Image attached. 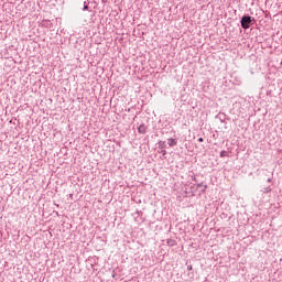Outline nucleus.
<instances>
[{"mask_svg": "<svg viewBox=\"0 0 282 282\" xmlns=\"http://www.w3.org/2000/svg\"><path fill=\"white\" fill-rule=\"evenodd\" d=\"M252 22H254V18L250 15H243L240 20V25L242 30H249V28L252 25Z\"/></svg>", "mask_w": 282, "mask_h": 282, "instance_id": "f257e3e1", "label": "nucleus"}, {"mask_svg": "<svg viewBox=\"0 0 282 282\" xmlns=\"http://www.w3.org/2000/svg\"><path fill=\"white\" fill-rule=\"evenodd\" d=\"M139 133H147V126L144 123H141L138 128Z\"/></svg>", "mask_w": 282, "mask_h": 282, "instance_id": "f03ea898", "label": "nucleus"}, {"mask_svg": "<svg viewBox=\"0 0 282 282\" xmlns=\"http://www.w3.org/2000/svg\"><path fill=\"white\" fill-rule=\"evenodd\" d=\"M169 147H177V140L170 138L167 139Z\"/></svg>", "mask_w": 282, "mask_h": 282, "instance_id": "7ed1b4c3", "label": "nucleus"}, {"mask_svg": "<svg viewBox=\"0 0 282 282\" xmlns=\"http://www.w3.org/2000/svg\"><path fill=\"white\" fill-rule=\"evenodd\" d=\"M159 149L165 150V149H166V142L160 141V142H159Z\"/></svg>", "mask_w": 282, "mask_h": 282, "instance_id": "20e7f679", "label": "nucleus"}, {"mask_svg": "<svg viewBox=\"0 0 282 282\" xmlns=\"http://www.w3.org/2000/svg\"><path fill=\"white\" fill-rule=\"evenodd\" d=\"M220 158H228V152L226 150H223L220 152Z\"/></svg>", "mask_w": 282, "mask_h": 282, "instance_id": "39448f33", "label": "nucleus"}, {"mask_svg": "<svg viewBox=\"0 0 282 282\" xmlns=\"http://www.w3.org/2000/svg\"><path fill=\"white\" fill-rule=\"evenodd\" d=\"M262 193H272V188L271 187H264L262 189Z\"/></svg>", "mask_w": 282, "mask_h": 282, "instance_id": "423d86ee", "label": "nucleus"}, {"mask_svg": "<svg viewBox=\"0 0 282 282\" xmlns=\"http://www.w3.org/2000/svg\"><path fill=\"white\" fill-rule=\"evenodd\" d=\"M84 10H89V6L85 4Z\"/></svg>", "mask_w": 282, "mask_h": 282, "instance_id": "0eeeda50", "label": "nucleus"}, {"mask_svg": "<svg viewBox=\"0 0 282 282\" xmlns=\"http://www.w3.org/2000/svg\"><path fill=\"white\" fill-rule=\"evenodd\" d=\"M161 153H162L163 155H166V150H161Z\"/></svg>", "mask_w": 282, "mask_h": 282, "instance_id": "6e6552de", "label": "nucleus"}, {"mask_svg": "<svg viewBox=\"0 0 282 282\" xmlns=\"http://www.w3.org/2000/svg\"><path fill=\"white\" fill-rule=\"evenodd\" d=\"M198 142H204V138H198Z\"/></svg>", "mask_w": 282, "mask_h": 282, "instance_id": "1a4fd4ad", "label": "nucleus"}, {"mask_svg": "<svg viewBox=\"0 0 282 282\" xmlns=\"http://www.w3.org/2000/svg\"><path fill=\"white\" fill-rule=\"evenodd\" d=\"M187 270H189V271L193 270V265H188Z\"/></svg>", "mask_w": 282, "mask_h": 282, "instance_id": "9d476101", "label": "nucleus"}, {"mask_svg": "<svg viewBox=\"0 0 282 282\" xmlns=\"http://www.w3.org/2000/svg\"><path fill=\"white\" fill-rule=\"evenodd\" d=\"M267 182H272V178H268Z\"/></svg>", "mask_w": 282, "mask_h": 282, "instance_id": "9b49d317", "label": "nucleus"}]
</instances>
